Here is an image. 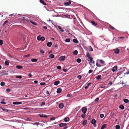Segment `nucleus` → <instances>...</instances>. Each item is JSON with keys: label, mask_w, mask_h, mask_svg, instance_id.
I'll list each match as a JSON object with an SVG mask.
<instances>
[{"label": "nucleus", "mask_w": 129, "mask_h": 129, "mask_svg": "<svg viewBox=\"0 0 129 129\" xmlns=\"http://www.w3.org/2000/svg\"><path fill=\"white\" fill-rule=\"evenodd\" d=\"M82 112L84 113V114H85L87 110V109L86 107H83L82 109Z\"/></svg>", "instance_id": "nucleus-1"}, {"label": "nucleus", "mask_w": 129, "mask_h": 129, "mask_svg": "<svg viewBox=\"0 0 129 129\" xmlns=\"http://www.w3.org/2000/svg\"><path fill=\"white\" fill-rule=\"evenodd\" d=\"M65 58L66 57L65 56H61L59 58V60L60 61H63L65 60Z\"/></svg>", "instance_id": "nucleus-2"}, {"label": "nucleus", "mask_w": 129, "mask_h": 129, "mask_svg": "<svg viewBox=\"0 0 129 129\" xmlns=\"http://www.w3.org/2000/svg\"><path fill=\"white\" fill-rule=\"evenodd\" d=\"M71 3V1H69L68 2H64V5L66 6H68Z\"/></svg>", "instance_id": "nucleus-3"}, {"label": "nucleus", "mask_w": 129, "mask_h": 129, "mask_svg": "<svg viewBox=\"0 0 129 129\" xmlns=\"http://www.w3.org/2000/svg\"><path fill=\"white\" fill-rule=\"evenodd\" d=\"M114 50V53L116 54H118L120 52L118 48H116Z\"/></svg>", "instance_id": "nucleus-4"}, {"label": "nucleus", "mask_w": 129, "mask_h": 129, "mask_svg": "<svg viewBox=\"0 0 129 129\" xmlns=\"http://www.w3.org/2000/svg\"><path fill=\"white\" fill-rule=\"evenodd\" d=\"M117 66H114L112 68V70L113 72H114L117 70Z\"/></svg>", "instance_id": "nucleus-5"}, {"label": "nucleus", "mask_w": 129, "mask_h": 129, "mask_svg": "<svg viewBox=\"0 0 129 129\" xmlns=\"http://www.w3.org/2000/svg\"><path fill=\"white\" fill-rule=\"evenodd\" d=\"M67 125V124L66 123H62L59 124V126L60 127H64Z\"/></svg>", "instance_id": "nucleus-6"}, {"label": "nucleus", "mask_w": 129, "mask_h": 129, "mask_svg": "<svg viewBox=\"0 0 129 129\" xmlns=\"http://www.w3.org/2000/svg\"><path fill=\"white\" fill-rule=\"evenodd\" d=\"M89 60L90 61L89 63H94L95 62L93 60V58L92 57H90V58H89Z\"/></svg>", "instance_id": "nucleus-7"}, {"label": "nucleus", "mask_w": 129, "mask_h": 129, "mask_svg": "<svg viewBox=\"0 0 129 129\" xmlns=\"http://www.w3.org/2000/svg\"><path fill=\"white\" fill-rule=\"evenodd\" d=\"M22 103V102H14L13 103V104L14 105H19Z\"/></svg>", "instance_id": "nucleus-8"}, {"label": "nucleus", "mask_w": 129, "mask_h": 129, "mask_svg": "<svg viewBox=\"0 0 129 129\" xmlns=\"http://www.w3.org/2000/svg\"><path fill=\"white\" fill-rule=\"evenodd\" d=\"M62 90V89L60 88H58L57 90V93H60Z\"/></svg>", "instance_id": "nucleus-9"}, {"label": "nucleus", "mask_w": 129, "mask_h": 129, "mask_svg": "<svg viewBox=\"0 0 129 129\" xmlns=\"http://www.w3.org/2000/svg\"><path fill=\"white\" fill-rule=\"evenodd\" d=\"M60 83V82L59 81H55L54 82V85H57L59 84Z\"/></svg>", "instance_id": "nucleus-10"}, {"label": "nucleus", "mask_w": 129, "mask_h": 129, "mask_svg": "<svg viewBox=\"0 0 129 129\" xmlns=\"http://www.w3.org/2000/svg\"><path fill=\"white\" fill-rule=\"evenodd\" d=\"M52 45V42H48L47 43V45L48 47H50Z\"/></svg>", "instance_id": "nucleus-11"}, {"label": "nucleus", "mask_w": 129, "mask_h": 129, "mask_svg": "<svg viewBox=\"0 0 129 129\" xmlns=\"http://www.w3.org/2000/svg\"><path fill=\"white\" fill-rule=\"evenodd\" d=\"M63 103H61L59 104V107L60 108L62 109L63 107Z\"/></svg>", "instance_id": "nucleus-12"}, {"label": "nucleus", "mask_w": 129, "mask_h": 129, "mask_svg": "<svg viewBox=\"0 0 129 129\" xmlns=\"http://www.w3.org/2000/svg\"><path fill=\"white\" fill-rule=\"evenodd\" d=\"M107 126V124H104L103 125L101 128V129H104V128H105L106 126Z\"/></svg>", "instance_id": "nucleus-13"}, {"label": "nucleus", "mask_w": 129, "mask_h": 129, "mask_svg": "<svg viewBox=\"0 0 129 129\" xmlns=\"http://www.w3.org/2000/svg\"><path fill=\"white\" fill-rule=\"evenodd\" d=\"M102 76L101 75H98L95 78L97 80H99L100 79H101V78Z\"/></svg>", "instance_id": "nucleus-14"}, {"label": "nucleus", "mask_w": 129, "mask_h": 129, "mask_svg": "<svg viewBox=\"0 0 129 129\" xmlns=\"http://www.w3.org/2000/svg\"><path fill=\"white\" fill-rule=\"evenodd\" d=\"M40 2L44 5H47L44 2L43 0H40Z\"/></svg>", "instance_id": "nucleus-15"}, {"label": "nucleus", "mask_w": 129, "mask_h": 129, "mask_svg": "<svg viewBox=\"0 0 129 129\" xmlns=\"http://www.w3.org/2000/svg\"><path fill=\"white\" fill-rule=\"evenodd\" d=\"M39 115L40 117H44L45 118L47 117V116L46 115H45L44 114H39Z\"/></svg>", "instance_id": "nucleus-16"}, {"label": "nucleus", "mask_w": 129, "mask_h": 129, "mask_svg": "<svg viewBox=\"0 0 129 129\" xmlns=\"http://www.w3.org/2000/svg\"><path fill=\"white\" fill-rule=\"evenodd\" d=\"M96 122V120L94 119H92L91 121V123L93 124H94Z\"/></svg>", "instance_id": "nucleus-17"}, {"label": "nucleus", "mask_w": 129, "mask_h": 129, "mask_svg": "<svg viewBox=\"0 0 129 129\" xmlns=\"http://www.w3.org/2000/svg\"><path fill=\"white\" fill-rule=\"evenodd\" d=\"M91 23L94 26H96L97 24L96 23H95L94 21H91Z\"/></svg>", "instance_id": "nucleus-18"}, {"label": "nucleus", "mask_w": 129, "mask_h": 129, "mask_svg": "<svg viewBox=\"0 0 129 129\" xmlns=\"http://www.w3.org/2000/svg\"><path fill=\"white\" fill-rule=\"evenodd\" d=\"M73 42L76 43H78L79 42L76 39H74L73 40Z\"/></svg>", "instance_id": "nucleus-19"}, {"label": "nucleus", "mask_w": 129, "mask_h": 129, "mask_svg": "<svg viewBox=\"0 0 129 129\" xmlns=\"http://www.w3.org/2000/svg\"><path fill=\"white\" fill-rule=\"evenodd\" d=\"M87 120H84L82 124L83 125H86V124L87 123Z\"/></svg>", "instance_id": "nucleus-20"}, {"label": "nucleus", "mask_w": 129, "mask_h": 129, "mask_svg": "<svg viewBox=\"0 0 129 129\" xmlns=\"http://www.w3.org/2000/svg\"><path fill=\"white\" fill-rule=\"evenodd\" d=\"M124 102L125 103H128L129 102V100L127 99H125L123 100Z\"/></svg>", "instance_id": "nucleus-21"}, {"label": "nucleus", "mask_w": 129, "mask_h": 129, "mask_svg": "<svg viewBox=\"0 0 129 129\" xmlns=\"http://www.w3.org/2000/svg\"><path fill=\"white\" fill-rule=\"evenodd\" d=\"M64 120L65 122H67L69 121V117L66 118L64 119Z\"/></svg>", "instance_id": "nucleus-22"}, {"label": "nucleus", "mask_w": 129, "mask_h": 129, "mask_svg": "<svg viewBox=\"0 0 129 129\" xmlns=\"http://www.w3.org/2000/svg\"><path fill=\"white\" fill-rule=\"evenodd\" d=\"M119 108H120L122 110H123L124 108V106L122 105H121L119 106Z\"/></svg>", "instance_id": "nucleus-23"}, {"label": "nucleus", "mask_w": 129, "mask_h": 129, "mask_svg": "<svg viewBox=\"0 0 129 129\" xmlns=\"http://www.w3.org/2000/svg\"><path fill=\"white\" fill-rule=\"evenodd\" d=\"M16 67L18 69H22L23 68V67L22 66H16Z\"/></svg>", "instance_id": "nucleus-24"}, {"label": "nucleus", "mask_w": 129, "mask_h": 129, "mask_svg": "<svg viewBox=\"0 0 129 129\" xmlns=\"http://www.w3.org/2000/svg\"><path fill=\"white\" fill-rule=\"evenodd\" d=\"M54 57V55L53 54H51L49 55V57L51 58H53Z\"/></svg>", "instance_id": "nucleus-25"}, {"label": "nucleus", "mask_w": 129, "mask_h": 129, "mask_svg": "<svg viewBox=\"0 0 129 129\" xmlns=\"http://www.w3.org/2000/svg\"><path fill=\"white\" fill-rule=\"evenodd\" d=\"M38 60L36 59H31V61L33 62H36Z\"/></svg>", "instance_id": "nucleus-26"}, {"label": "nucleus", "mask_w": 129, "mask_h": 129, "mask_svg": "<svg viewBox=\"0 0 129 129\" xmlns=\"http://www.w3.org/2000/svg\"><path fill=\"white\" fill-rule=\"evenodd\" d=\"M30 22L31 23L34 25H37V24L35 22L31 21H30Z\"/></svg>", "instance_id": "nucleus-27"}, {"label": "nucleus", "mask_w": 129, "mask_h": 129, "mask_svg": "<svg viewBox=\"0 0 129 129\" xmlns=\"http://www.w3.org/2000/svg\"><path fill=\"white\" fill-rule=\"evenodd\" d=\"M40 39V40H41L42 41H43L44 40L45 38L44 37H41V38Z\"/></svg>", "instance_id": "nucleus-28"}, {"label": "nucleus", "mask_w": 129, "mask_h": 129, "mask_svg": "<svg viewBox=\"0 0 129 129\" xmlns=\"http://www.w3.org/2000/svg\"><path fill=\"white\" fill-rule=\"evenodd\" d=\"M58 28L62 32L64 31V30L60 26H58Z\"/></svg>", "instance_id": "nucleus-29"}, {"label": "nucleus", "mask_w": 129, "mask_h": 129, "mask_svg": "<svg viewBox=\"0 0 129 129\" xmlns=\"http://www.w3.org/2000/svg\"><path fill=\"white\" fill-rule=\"evenodd\" d=\"M120 126L119 125H117L115 126L116 129H120Z\"/></svg>", "instance_id": "nucleus-30"}, {"label": "nucleus", "mask_w": 129, "mask_h": 129, "mask_svg": "<svg viewBox=\"0 0 129 129\" xmlns=\"http://www.w3.org/2000/svg\"><path fill=\"white\" fill-rule=\"evenodd\" d=\"M76 61L78 63H80L81 61V60L80 58H78L77 59Z\"/></svg>", "instance_id": "nucleus-31"}, {"label": "nucleus", "mask_w": 129, "mask_h": 129, "mask_svg": "<svg viewBox=\"0 0 129 129\" xmlns=\"http://www.w3.org/2000/svg\"><path fill=\"white\" fill-rule=\"evenodd\" d=\"M15 76L16 78H19L21 79L22 78V77L20 76Z\"/></svg>", "instance_id": "nucleus-32"}, {"label": "nucleus", "mask_w": 129, "mask_h": 129, "mask_svg": "<svg viewBox=\"0 0 129 129\" xmlns=\"http://www.w3.org/2000/svg\"><path fill=\"white\" fill-rule=\"evenodd\" d=\"M77 53L78 51L76 50L74 51L73 52V54L75 55H76L77 54Z\"/></svg>", "instance_id": "nucleus-33"}, {"label": "nucleus", "mask_w": 129, "mask_h": 129, "mask_svg": "<svg viewBox=\"0 0 129 129\" xmlns=\"http://www.w3.org/2000/svg\"><path fill=\"white\" fill-rule=\"evenodd\" d=\"M1 74L3 76H5V75H7V74L6 73H5V72H2L1 73Z\"/></svg>", "instance_id": "nucleus-34"}, {"label": "nucleus", "mask_w": 129, "mask_h": 129, "mask_svg": "<svg viewBox=\"0 0 129 129\" xmlns=\"http://www.w3.org/2000/svg\"><path fill=\"white\" fill-rule=\"evenodd\" d=\"M5 83L3 82H1V85L2 86H3L5 85Z\"/></svg>", "instance_id": "nucleus-35"}, {"label": "nucleus", "mask_w": 129, "mask_h": 129, "mask_svg": "<svg viewBox=\"0 0 129 129\" xmlns=\"http://www.w3.org/2000/svg\"><path fill=\"white\" fill-rule=\"evenodd\" d=\"M65 41L67 42H69L70 41V39L69 38L66 39L65 40Z\"/></svg>", "instance_id": "nucleus-36"}, {"label": "nucleus", "mask_w": 129, "mask_h": 129, "mask_svg": "<svg viewBox=\"0 0 129 129\" xmlns=\"http://www.w3.org/2000/svg\"><path fill=\"white\" fill-rule=\"evenodd\" d=\"M85 114H84V113H83V114L81 115V117H82L83 119L85 118Z\"/></svg>", "instance_id": "nucleus-37"}, {"label": "nucleus", "mask_w": 129, "mask_h": 129, "mask_svg": "<svg viewBox=\"0 0 129 129\" xmlns=\"http://www.w3.org/2000/svg\"><path fill=\"white\" fill-rule=\"evenodd\" d=\"M99 100V99L98 98H97L94 101V102H96L97 103L98 101Z\"/></svg>", "instance_id": "nucleus-38"}, {"label": "nucleus", "mask_w": 129, "mask_h": 129, "mask_svg": "<svg viewBox=\"0 0 129 129\" xmlns=\"http://www.w3.org/2000/svg\"><path fill=\"white\" fill-rule=\"evenodd\" d=\"M5 64L7 66H8L9 64V62L7 61H6L5 62Z\"/></svg>", "instance_id": "nucleus-39"}, {"label": "nucleus", "mask_w": 129, "mask_h": 129, "mask_svg": "<svg viewBox=\"0 0 129 129\" xmlns=\"http://www.w3.org/2000/svg\"><path fill=\"white\" fill-rule=\"evenodd\" d=\"M100 61V63L102 64H104L105 62V61L102 59H101Z\"/></svg>", "instance_id": "nucleus-40"}, {"label": "nucleus", "mask_w": 129, "mask_h": 129, "mask_svg": "<svg viewBox=\"0 0 129 129\" xmlns=\"http://www.w3.org/2000/svg\"><path fill=\"white\" fill-rule=\"evenodd\" d=\"M104 116V115L103 114H101L100 115V117L101 118H103Z\"/></svg>", "instance_id": "nucleus-41"}, {"label": "nucleus", "mask_w": 129, "mask_h": 129, "mask_svg": "<svg viewBox=\"0 0 129 129\" xmlns=\"http://www.w3.org/2000/svg\"><path fill=\"white\" fill-rule=\"evenodd\" d=\"M57 69L58 70H60L61 69V67L59 66H58L57 67Z\"/></svg>", "instance_id": "nucleus-42"}, {"label": "nucleus", "mask_w": 129, "mask_h": 129, "mask_svg": "<svg viewBox=\"0 0 129 129\" xmlns=\"http://www.w3.org/2000/svg\"><path fill=\"white\" fill-rule=\"evenodd\" d=\"M109 27L110 28H111L113 30H114L115 29V28L111 25H110L109 26Z\"/></svg>", "instance_id": "nucleus-43"}, {"label": "nucleus", "mask_w": 129, "mask_h": 129, "mask_svg": "<svg viewBox=\"0 0 129 129\" xmlns=\"http://www.w3.org/2000/svg\"><path fill=\"white\" fill-rule=\"evenodd\" d=\"M3 41L2 40H0V45H1L3 44Z\"/></svg>", "instance_id": "nucleus-44"}, {"label": "nucleus", "mask_w": 129, "mask_h": 129, "mask_svg": "<svg viewBox=\"0 0 129 129\" xmlns=\"http://www.w3.org/2000/svg\"><path fill=\"white\" fill-rule=\"evenodd\" d=\"M8 22V20H6V21H5L4 22V23L3 24V26H4L5 24L7 23V22Z\"/></svg>", "instance_id": "nucleus-45"}, {"label": "nucleus", "mask_w": 129, "mask_h": 129, "mask_svg": "<svg viewBox=\"0 0 129 129\" xmlns=\"http://www.w3.org/2000/svg\"><path fill=\"white\" fill-rule=\"evenodd\" d=\"M40 84L42 85H43L46 84V83L45 82H41L40 83Z\"/></svg>", "instance_id": "nucleus-46"}, {"label": "nucleus", "mask_w": 129, "mask_h": 129, "mask_svg": "<svg viewBox=\"0 0 129 129\" xmlns=\"http://www.w3.org/2000/svg\"><path fill=\"white\" fill-rule=\"evenodd\" d=\"M86 56L87 57H88L89 58H90V57H90V55L89 54V53H88L86 55Z\"/></svg>", "instance_id": "nucleus-47"}, {"label": "nucleus", "mask_w": 129, "mask_h": 129, "mask_svg": "<svg viewBox=\"0 0 129 129\" xmlns=\"http://www.w3.org/2000/svg\"><path fill=\"white\" fill-rule=\"evenodd\" d=\"M89 50L90 51H93V49L90 46H89Z\"/></svg>", "instance_id": "nucleus-48"}, {"label": "nucleus", "mask_w": 129, "mask_h": 129, "mask_svg": "<svg viewBox=\"0 0 129 129\" xmlns=\"http://www.w3.org/2000/svg\"><path fill=\"white\" fill-rule=\"evenodd\" d=\"M77 77L79 79H80L81 78V76L80 75H79L77 76Z\"/></svg>", "instance_id": "nucleus-49"}, {"label": "nucleus", "mask_w": 129, "mask_h": 129, "mask_svg": "<svg viewBox=\"0 0 129 129\" xmlns=\"http://www.w3.org/2000/svg\"><path fill=\"white\" fill-rule=\"evenodd\" d=\"M55 117H52L50 119V120H54L55 119Z\"/></svg>", "instance_id": "nucleus-50"}, {"label": "nucleus", "mask_w": 129, "mask_h": 129, "mask_svg": "<svg viewBox=\"0 0 129 129\" xmlns=\"http://www.w3.org/2000/svg\"><path fill=\"white\" fill-rule=\"evenodd\" d=\"M40 52L42 54H43L44 53V51L42 50H41L40 51Z\"/></svg>", "instance_id": "nucleus-51"}, {"label": "nucleus", "mask_w": 129, "mask_h": 129, "mask_svg": "<svg viewBox=\"0 0 129 129\" xmlns=\"http://www.w3.org/2000/svg\"><path fill=\"white\" fill-rule=\"evenodd\" d=\"M63 71L64 72H66L68 71V70L67 69H63Z\"/></svg>", "instance_id": "nucleus-52"}, {"label": "nucleus", "mask_w": 129, "mask_h": 129, "mask_svg": "<svg viewBox=\"0 0 129 129\" xmlns=\"http://www.w3.org/2000/svg\"><path fill=\"white\" fill-rule=\"evenodd\" d=\"M11 90L9 88H8L6 89V91L7 92H9Z\"/></svg>", "instance_id": "nucleus-53"}, {"label": "nucleus", "mask_w": 129, "mask_h": 129, "mask_svg": "<svg viewBox=\"0 0 129 129\" xmlns=\"http://www.w3.org/2000/svg\"><path fill=\"white\" fill-rule=\"evenodd\" d=\"M92 71H93V70H89V71H88V73H89L90 74V73H92Z\"/></svg>", "instance_id": "nucleus-54"}, {"label": "nucleus", "mask_w": 129, "mask_h": 129, "mask_svg": "<svg viewBox=\"0 0 129 129\" xmlns=\"http://www.w3.org/2000/svg\"><path fill=\"white\" fill-rule=\"evenodd\" d=\"M45 104V102H42V103L41 104V106H42L44 105Z\"/></svg>", "instance_id": "nucleus-55"}, {"label": "nucleus", "mask_w": 129, "mask_h": 129, "mask_svg": "<svg viewBox=\"0 0 129 129\" xmlns=\"http://www.w3.org/2000/svg\"><path fill=\"white\" fill-rule=\"evenodd\" d=\"M71 96V95H70V94H67V97H70Z\"/></svg>", "instance_id": "nucleus-56"}, {"label": "nucleus", "mask_w": 129, "mask_h": 129, "mask_svg": "<svg viewBox=\"0 0 129 129\" xmlns=\"http://www.w3.org/2000/svg\"><path fill=\"white\" fill-rule=\"evenodd\" d=\"M39 124V122H35L34 123V124Z\"/></svg>", "instance_id": "nucleus-57"}, {"label": "nucleus", "mask_w": 129, "mask_h": 129, "mask_svg": "<svg viewBox=\"0 0 129 129\" xmlns=\"http://www.w3.org/2000/svg\"><path fill=\"white\" fill-rule=\"evenodd\" d=\"M1 103L2 104H6V103L5 102H1Z\"/></svg>", "instance_id": "nucleus-58"}, {"label": "nucleus", "mask_w": 129, "mask_h": 129, "mask_svg": "<svg viewBox=\"0 0 129 129\" xmlns=\"http://www.w3.org/2000/svg\"><path fill=\"white\" fill-rule=\"evenodd\" d=\"M41 37H40L39 36H38L37 37V39L38 40H40V38Z\"/></svg>", "instance_id": "nucleus-59"}, {"label": "nucleus", "mask_w": 129, "mask_h": 129, "mask_svg": "<svg viewBox=\"0 0 129 129\" xmlns=\"http://www.w3.org/2000/svg\"><path fill=\"white\" fill-rule=\"evenodd\" d=\"M96 65L97 66L99 67L101 66L100 65L98 64L97 63H96Z\"/></svg>", "instance_id": "nucleus-60"}, {"label": "nucleus", "mask_w": 129, "mask_h": 129, "mask_svg": "<svg viewBox=\"0 0 129 129\" xmlns=\"http://www.w3.org/2000/svg\"><path fill=\"white\" fill-rule=\"evenodd\" d=\"M46 93L47 94H49V91L48 90H47L46 91Z\"/></svg>", "instance_id": "nucleus-61"}, {"label": "nucleus", "mask_w": 129, "mask_h": 129, "mask_svg": "<svg viewBox=\"0 0 129 129\" xmlns=\"http://www.w3.org/2000/svg\"><path fill=\"white\" fill-rule=\"evenodd\" d=\"M28 75L30 77H31L32 76V75L30 73H29Z\"/></svg>", "instance_id": "nucleus-62"}, {"label": "nucleus", "mask_w": 129, "mask_h": 129, "mask_svg": "<svg viewBox=\"0 0 129 129\" xmlns=\"http://www.w3.org/2000/svg\"><path fill=\"white\" fill-rule=\"evenodd\" d=\"M124 74H129V70H128V72H127L125 73Z\"/></svg>", "instance_id": "nucleus-63"}, {"label": "nucleus", "mask_w": 129, "mask_h": 129, "mask_svg": "<svg viewBox=\"0 0 129 129\" xmlns=\"http://www.w3.org/2000/svg\"><path fill=\"white\" fill-rule=\"evenodd\" d=\"M68 128V127L67 126H64V127L63 128V129H66L67 128Z\"/></svg>", "instance_id": "nucleus-64"}]
</instances>
